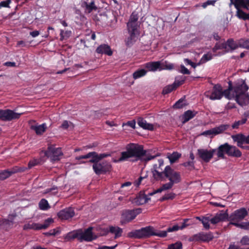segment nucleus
I'll return each mask as SVG.
<instances>
[{
  "label": "nucleus",
  "mask_w": 249,
  "mask_h": 249,
  "mask_svg": "<svg viewBox=\"0 0 249 249\" xmlns=\"http://www.w3.org/2000/svg\"><path fill=\"white\" fill-rule=\"evenodd\" d=\"M229 90L225 93V97L228 99H234L241 106L249 104V95L247 92L249 88L243 80H239L232 87L231 82L229 83Z\"/></svg>",
  "instance_id": "2"
},
{
  "label": "nucleus",
  "mask_w": 249,
  "mask_h": 249,
  "mask_svg": "<svg viewBox=\"0 0 249 249\" xmlns=\"http://www.w3.org/2000/svg\"><path fill=\"white\" fill-rule=\"evenodd\" d=\"M179 72L184 74H190V71L183 65H180V70Z\"/></svg>",
  "instance_id": "55"
},
{
  "label": "nucleus",
  "mask_w": 249,
  "mask_h": 249,
  "mask_svg": "<svg viewBox=\"0 0 249 249\" xmlns=\"http://www.w3.org/2000/svg\"><path fill=\"white\" fill-rule=\"evenodd\" d=\"M95 155V152H89L85 155H83V156L79 157L77 159L78 160H80V159H88L90 157H92V159H94Z\"/></svg>",
  "instance_id": "51"
},
{
  "label": "nucleus",
  "mask_w": 249,
  "mask_h": 249,
  "mask_svg": "<svg viewBox=\"0 0 249 249\" xmlns=\"http://www.w3.org/2000/svg\"><path fill=\"white\" fill-rule=\"evenodd\" d=\"M160 169H154L153 171V176L156 180L162 179L164 176V170L163 172L159 171Z\"/></svg>",
  "instance_id": "34"
},
{
  "label": "nucleus",
  "mask_w": 249,
  "mask_h": 249,
  "mask_svg": "<svg viewBox=\"0 0 249 249\" xmlns=\"http://www.w3.org/2000/svg\"><path fill=\"white\" fill-rule=\"evenodd\" d=\"M212 58V55L211 53H207L203 55L200 59V63H204L207 61L210 60Z\"/></svg>",
  "instance_id": "50"
},
{
  "label": "nucleus",
  "mask_w": 249,
  "mask_h": 249,
  "mask_svg": "<svg viewBox=\"0 0 249 249\" xmlns=\"http://www.w3.org/2000/svg\"><path fill=\"white\" fill-rule=\"evenodd\" d=\"M182 245L180 242H177L168 246V249H182Z\"/></svg>",
  "instance_id": "48"
},
{
  "label": "nucleus",
  "mask_w": 249,
  "mask_h": 249,
  "mask_svg": "<svg viewBox=\"0 0 249 249\" xmlns=\"http://www.w3.org/2000/svg\"><path fill=\"white\" fill-rule=\"evenodd\" d=\"M135 125H136V122L135 120H132L130 121L127 122L125 124H123V126H124V125H128L130 127H132V128H135Z\"/></svg>",
  "instance_id": "57"
},
{
  "label": "nucleus",
  "mask_w": 249,
  "mask_h": 249,
  "mask_svg": "<svg viewBox=\"0 0 249 249\" xmlns=\"http://www.w3.org/2000/svg\"><path fill=\"white\" fill-rule=\"evenodd\" d=\"M239 47L249 49V39L241 38L238 40Z\"/></svg>",
  "instance_id": "40"
},
{
  "label": "nucleus",
  "mask_w": 249,
  "mask_h": 249,
  "mask_svg": "<svg viewBox=\"0 0 249 249\" xmlns=\"http://www.w3.org/2000/svg\"><path fill=\"white\" fill-rule=\"evenodd\" d=\"M158 163V165L157 164L154 165V169H160V167L163 165V160L161 159H159Z\"/></svg>",
  "instance_id": "58"
},
{
  "label": "nucleus",
  "mask_w": 249,
  "mask_h": 249,
  "mask_svg": "<svg viewBox=\"0 0 249 249\" xmlns=\"http://www.w3.org/2000/svg\"><path fill=\"white\" fill-rule=\"evenodd\" d=\"M246 136L242 134H238L231 136L232 140L237 142V146L240 147H243V143L245 142Z\"/></svg>",
  "instance_id": "27"
},
{
  "label": "nucleus",
  "mask_w": 249,
  "mask_h": 249,
  "mask_svg": "<svg viewBox=\"0 0 249 249\" xmlns=\"http://www.w3.org/2000/svg\"><path fill=\"white\" fill-rule=\"evenodd\" d=\"M160 61L150 62L145 64V67L148 71H155L158 70L160 71Z\"/></svg>",
  "instance_id": "22"
},
{
  "label": "nucleus",
  "mask_w": 249,
  "mask_h": 249,
  "mask_svg": "<svg viewBox=\"0 0 249 249\" xmlns=\"http://www.w3.org/2000/svg\"><path fill=\"white\" fill-rule=\"evenodd\" d=\"M213 238V235L212 232L207 233L200 232L195 234L192 237V240L195 241L209 242Z\"/></svg>",
  "instance_id": "15"
},
{
  "label": "nucleus",
  "mask_w": 249,
  "mask_h": 249,
  "mask_svg": "<svg viewBox=\"0 0 249 249\" xmlns=\"http://www.w3.org/2000/svg\"><path fill=\"white\" fill-rule=\"evenodd\" d=\"M147 71L144 69L138 70L133 73V77L134 79H137L145 75Z\"/></svg>",
  "instance_id": "37"
},
{
  "label": "nucleus",
  "mask_w": 249,
  "mask_h": 249,
  "mask_svg": "<svg viewBox=\"0 0 249 249\" xmlns=\"http://www.w3.org/2000/svg\"><path fill=\"white\" fill-rule=\"evenodd\" d=\"M16 172V171H0V179H5Z\"/></svg>",
  "instance_id": "39"
},
{
  "label": "nucleus",
  "mask_w": 249,
  "mask_h": 249,
  "mask_svg": "<svg viewBox=\"0 0 249 249\" xmlns=\"http://www.w3.org/2000/svg\"><path fill=\"white\" fill-rule=\"evenodd\" d=\"M164 176L168 178L169 182L163 184L160 188L149 194L153 196L157 193H160L162 191L171 189L175 184L180 182L181 180V175L179 172L172 169L170 166H166L164 169Z\"/></svg>",
  "instance_id": "3"
},
{
  "label": "nucleus",
  "mask_w": 249,
  "mask_h": 249,
  "mask_svg": "<svg viewBox=\"0 0 249 249\" xmlns=\"http://www.w3.org/2000/svg\"><path fill=\"white\" fill-rule=\"evenodd\" d=\"M246 122L247 119L246 118H243L241 120H239L234 122L231 125V127L232 129H237L238 128L239 125L245 124Z\"/></svg>",
  "instance_id": "47"
},
{
  "label": "nucleus",
  "mask_w": 249,
  "mask_h": 249,
  "mask_svg": "<svg viewBox=\"0 0 249 249\" xmlns=\"http://www.w3.org/2000/svg\"><path fill=\"white\" fill-rule=\"evenodd\" d=\"M227 90H229V88L223 91L222 88L220 85H215L212 89L206 91L204 95L212 100H219L223 96L225 97V93Z\"/></svg>",
  "instance_id": "7"
},
{
  "label": "nucleus",
  "mask_w": 249,
  "mask_h": 249,
  "mask_svg": "<svg viewBox=\"0 0 249 249\" xmlns=\"http://www.w3.org/2000/svg\"><path fill=\"white\" fill-rule=\"evenodd\" d=\"M53 222L52 218H48L46 219L43 224L39 223V230L47 229L51 224Z\"/></svg>",
  "instance_id": "43"
},
{
  "label": "nucleus",
  "mask_w": 249,
  "mask_h": 249,
  "mask_svg": "<svg viewBox=\"0 0 249 249\" xmlns=\"http://www.w3.org/2000/svg\"><path fill=\"white\" fill-rule=\"evenodd\" d=\"M56 188H52L51 189H47L46 190L45 193L47 194V193H51L52 192V194L53 195H55L57 193V191H56Z\"/></svg>",
  "instance_id": "62"
},
{
  "label": "nucleus",
  "mask_w": 249,
  "mask_h": 249,
  "mask_svg": "<svg viewBox=\"0 0 249 249\" xmlns=\"http://www.w3.org/2000/svg\"><path fill=\"white\" fill-rule=\"evenodd\" d=\"M22 113H18L10 109H0V120L10 121L18 119Z\"/></svg>",
  "instance_id": "11"
},
{
  "label": "nucleus",
  "mask_w": 249,
  "mask_h": 249,
  "mask_svg": "<svg viewBox=\"0 0 249 249\" xmlns=\"http://www.w3.org/2000/svg\"><path fill=\"white\" fill-rule=\"evenodd\" d=\"M179 230H180V226H179L178 225H175L173 227H169L167 229V231H165L167 233V232H173V231H177Z\"/></svg>",
  "instance_id": "52"
},
{
  "label": "nucleus",
  "mask_w": 249,
  "mask_h": 249,
  "mask_svg": "<svg viewBox=\"0 0 249 249\" xmlns=\"http://www.w3.org/2000/svg\"><path fill=\"white\" fill-rule=\"evenodd\" d=\"M177 81H178V80L177 78L176 80V82L174 83H173L172 85H168V86H167L166 87H165L162 90L163 94H166L169 93L171 92V91H172L175 89H176V88L177 87V86H178L179 85L182 84L185 81V78L183 77H181V80L179 82V83L178 85H177V84H176V82Z\"/></svg>",
  "instance_id": "20"
},
{
  "label": "nucleus",
  "mask_w": 249,
  "mask_h": 249,
  "mask_svg": "<svg viewBox=\"0 0 249 249\" xmlns=\"http://www.w3.org/2000/svg\"><path fill=\"white\" fill-rule=\"evenodd\" d=\"M137 123L139 126L144 129L148 130H153L154 129V126L152 124L148 123L142 118L139 117L138 118Z\"/></svg>",
  "instance_id": "24"
},
{
  "label": "nucleus",
  "mask_w": 249,
  "mask_h": 249,
  "mask_svg": "<svg viewBox=\"0 0 249 249\" xmlns=\"http://www.w3.org/2000/svg\"><path fill=\"white\" fill-rule=\"evenodd\" d=\"M117 245L113 246H103L100 249H114L117 247Z\"/></svg>",
  "instance_id": "64"
},
{
  "label": "nucleus",
  "mask_w": 249,
  "mask_h": 249,
  "mask_svg": "<svg viewBox=\"0 0 249 249\" xmlns=\"http://www.w3.org/2000/svg\"><path fill=\"white\" fill-rule=\"evenodd\" d=\"M139 16L135 12H133L130 16L129 20L127 23V30L129 34V36L125 40V43L127 46L132 45L138 39L139 35V24L138 20Z\"/></svg>",
  "instance_id": "4"
},
{
  "label": "nucleus",
  "mask_w": 249,
  "mask_h": 249,
  "mask_svg": "<svg viewBox=\"0 0 249 249\" xmlns=\"http://www.w3.org/2000/svg\"><path fill=\"white\" fill-rule=\"evenodd\" d=\"M227 155L229 156L239 158L241 156L242 153L235 146L230 145Z\"/></svg>",
  "instance_id": "28"
},
{
  "label": "nucleus",
  "mask_w": 249,
  "mask_h": 249,
  "mask_svg": "<svg viewBox=\"0 0 249 249\" xmlns=\"http://www.w3.org/2000/svg\"><path fill=\"white\" fill-rule=\"evenodd\" d=\"M230 145L228 143H225L218 147V148L216 150L217 152L216 154L218 158L221 159L224 158V154H228Z\"/></svg>",
  "instance_id": "19"
},
{
  "label": "nucleus",
  "mask_w": 249,
  "mask_h": 249,
  "mask_svg": "<svg viewBox=\"0 0 249 249\" xmlns=\"http://www.w3.org/2000/svg\"><path fill=\"white\" fill-rule=\"evenodd\" d=\"M38 161L36 160H33L29 161L28 163V169H30L33 166L36 165L38 163Z\"/></svg>",
  "instance_id": "59"
},
{
  "label": "nucleus",
  "mask_w": 249,
  "mask_h": 249,
  "mask_svg": "<svg viewBox=\"0 0 249 249\" xmlns=\"http://www.w3.org/2000/svg\"><path fill=\"white\" fill-rule=\"evenodd\" d=\"M248 212L246 209L242 208L235 210L229 216L230 224L234 225V223H240L248 215Z\"/></svg>",
  "instance_id": "8"
},
{
  "label": "nucleus",
  "mask_w": 249,
  "mask_h": 249,
  "mask_svg": "<svg viewBox=\"0 0 249 249\" xmlns=\"http://www.w3.org/2000/svg\"><path fill=\"white\" fill-rule=\"evenodd\" d=\"M240 243L243 245H249V237L244 236L240 240Z\"/></svg>",
  "instance_id": "54"
},
{
  "label": "nucleus",
  "mask_w": 249,
  "mask_h": 249,
  "mask_svg": "<svg viewBox=\"0 0 249 249\" xmlns=\"http://www.w3.org/2000/svg\"><path fill=\"white\" fill-rule=\"evenodd\" d=\"M11 0H6L2 1L0 2V8L2 7H9V5L11 3Z\"/></svg>",
  "instance_id": "56"
},
{
  "label": "nucleus",
  "mask_w": 249,
  "mask_h": 249,
  "mask_svg": "<svg viewBox=\"0 0 249 249\" xmlns=\"http://www.w3.org/2000/svg\"><path fill=\"white\" fill-rule=\"evenodd\" d=\"M39 207L40 210L46 211L50 208V206L47 200L42 199L39 203Z\"/></svg>",
  "instance_id": "42"
},
{
  "label": "nucleus",
  "mask_w": 249,
  "mask_h": 249,
  "mask_svg": "<svg viewBox=\"0 0 249 249\" xmlns=\"http://www.w3.org/2000/svg\"><path fill=\"white\" fill-rule=\"evenodd\" d=\"M92 227L88 228L84 231H82V230H80V241H91L95 239V237L92 232Z\"/></svg>",
  "instance_id": "16"
},
{
  "label": "nucleus",
  "mask_w": 249,
  "mask_h": 249,
  "mask_svg": "<svg viewBox=\"0 0 249 249\" xmlns=\"http://www.w3.org/2000/svg\"><path fill=\"white\" fill-rule=\"evenodd\" d=\"M96 52L98 53H104L109 56L112 54V52L111 51L110 47L107 44H102L98 46L96 49Z\"/></svg>",
  "instance_id": "23"
},
{
  "label": "nucleus",
  "mask_w": 249,
  "mask_h": 249,
  "mask_svg": "<svg viewBox=\"0 0 249 249\" xmlns=\"http://www.w3.org/2000/svg\"><path fill=\"white\" fill-rule=\"evenodd\" d=\"M158 156H151L147 154L142 145L130 143L125 146V151L121 153L120 156L113 159L114 162H121L125 161H147Z\"/></svg>",
  "instance_id": "1"
},
{
  "label": "nucleus",
  "mask_w": 249,
  "mask_h": 249,
  "mask_svg": "<svg viewBox=\"0 0 249 249\" xmlns=\"http://www.w3.org/2000/svg\"><path fill=\"white\" fill-rule=\"evenodd\" d=\"M31 128L34 130L36 134L41 135L45 131L47 125L45 123L40 125H32Z\"/></svg>",
  "instance_id": "30"
},
{
  "label": "nucleus",
  "mask_w": 249,
  "mask_h": 249,
  "mask_svg": "<svg viewBox=\"0 0 249 249\" xmlns=\"http://www.w3.org/2000/svg\"><path fill=\"white\" fill-rule=\"evenodd\" d=\"M186 105V103L184 100L179 99L174 105V107L176 108H180L183 107Z\"/></svg>",
  "instance_id": "49"
},
{
  "label": "nucleus",
  "mask_w": 249,
  "mask_h": 249,
  "mask_svg": "<svg viewBox=\"0 0 249 249\" xmlns=\"http://www.w3.org/2000/svg\"><path fill=\"white\" fill-rule=\"evenodd\" d=\"M229 127V124H221L217 127L204 131L201 133V135L206 136H209L211 137H213L215 135L223 132L224 131L227 130Z\"/></svg>",
  "instance_id": "13"
},
{
  "label": "nucleus",
  "mask_w": 249,
  "mask_h": 249,
  "mask_svg": "<svg viewBox=\"0 0 249 249\" xmlns=\"http://www.w3.org/2000/svg\"><path fill=\"white\" fill-rule=\"evenodd\" d=\"M228 215L226 213H217L214 216L210 218L211 223L213 224H216L221 221L227 219Z\"/></svg>",
  "instance_id": "26"
},
{
  "label": "nucleus",
  "mask_w": 249,
  "mask_h": 249,
  "mask_svg": "<svg viewBox=\"0 0 249 249\" xmlns=\"http://www.w3.org/2000/svg\"><path fill=\"white\" fill-rule=\"evenodd\" d=\"M141 212L142 210L141 209L127 211L123 213V216L127 221H130L134 219Z\"/></svg>",
  "instance_id": "18"
},
{
  "label": "nucleus",
  "mask_w": 249,
  "mask_h": 249,
  "mask_svg": "<svg viewBox=\"0 0 249 249\" xmlns=\"http://www.w3.org/2000/svg\"><path fill=\"white\" fill-rule=\"evenodd\" d=\"M60 40L62 41L63 40H65L69 38L71 35V32L70 30H63L62 29L60 30Z\"/></svg>",
  "instance_id": "38"
},
{
  "label": "nucleus",
  "mask_w": 249,
  "mask_h": 249,
  "mask_svg": "<svg viewBox=\"0 0 249 249\" xmlns=\"http://www.w3.org/2000/svg\"><path fill=\"white\" fill-rule=\"evenodd\" d=\"M74 215V212L72 208H66L60 211L57 215L61 219L67 220L72 217Z\"/></svg>",
  "instance_id": "17"
},
{
  "label": "nucleus",
  "mask_w": 249,
  "mask_h": 249,
  "mask_svg": "<svg viewBox=\"0 0 249 249\" xmlns=\"http://www.w3.org/2000/svg\"><path fill=\"white\" fill-rule=\"evenodd\" d=\"M152 235H156L161 237L167 236L166 231H160L156 232L154 229L150 226L142 228L140 230H136L129 233V236L131 237L141 238L148 237Z\"/></svg>",
  "instance_id": "5"
},
{
  "label": "nucleus",
  "mask_w": 249,
  "mask_h": 249,
  "mask_svg": "<svg viewBox=\"0 0 249 249\" xmlns=\"http://www.w3.org/2000/svg\"><path fill=\"white\" fill-rule=\"evenodd\" d=\"M185 167H189L190 169L194 168V163L193 161H188L183 163Z\"/></svg>",
  "instance_id": "60"
},
{
  "label": "nucleus",
  "mask_w": 249,
  "mask_h": 249,
  "mask_svg": "<svg viewBox=\"0 0 249 249\" xmlns=\"http://www.w3.org/2000/svg\"><path fill=\"white\" fill-rule=\"evenodd\" d=\"M160 71L164 70H171L174 69V65L173 64L169 63L167 61H160Z\"/></svg>",
  "instance_id": "36"
},
{
  "label": "nucleus",
  "mask_w": 249,
  "mask_h": 249,
  "mask_svg": "<svg viewBox=\"0 0 249 249\" xmlns=\"http://www.w3.org/2000/svg\"><path fill=\"white\" fill-rule=\"evenodd\" d=\"M93 163L94 164L92 166L93 169L97 175L105 174L107 172L109 171L111 168L110 164L107 161H103L102 162L96 161Z\"/></svg>",
  "instance_id": "12"
},
{
  "label": "nucleus",
  "mask_w": 249,
  "mask_h": 249,
  "mask_svg": "<svg viewBox=\"0 0 249 249\" xmlns=\"http://www.w3.org/2000/svg\"><path fill=\"white\" fill-rule=\"evenodd\" d=\"M109 231L112 233L115 234V238H116L120 237L122 233V230L121 228L118 227H110Z\"/></svg>",
  "instance_id": "35"
},
{
  "label": "nucleus",
  "mask_w": 249,
  "mask_h": 249,
  "mask_svg": "<svg viewBox=\"0 0 249 249\" xmlns=\"http://www.w3.org/2000/svg\"><path fill=\"white\" fill-rule=\"evenodd\" d=\"M150 193L146 195L144 193L140 192L136 198L135 202L137 205H142L147 203L150 199V198L149 197V196H151L149 195Z\"/></svg>",
  "instance_id": "21"
},
{
  "label": "nucleus",
  "mask_w": 249,
  "mask_h": 249,
  "mask_svg": "<svg viewBox=\"0 0 249 249\" xmlns=\"http://www.w3.org/2000/svg\"><path fill=\"white\" fill-rule=\"evenodd\" d=\"M63 153L60 148H56L53 146H50L45 151L44 155L50 158L51 161H54L60 160V157Z\"/></svg>",
  "instance_id": "10"
},
{
  "label": "nucleus",
  "mask_w": 249,
  "mask_h": 249,
  "mask_svg": "<svg viewBox=\"0 0 249 249\" xmlns=\"http://www.w3.org/2000/svg\"><path fill=\"white\" fill-rule=\"evenodd\" d=\"M23 229L26 230L31 229L34 230H39V223L30 222L24 225Z\"/></svg>",
  "instance_id": "33"
},
{
  "label": "nucleus",
  "mask_w": 249,
  "mask_h": 249,
  "mask_svg": "<svg viewBox=\"0 0 249 249\" xmlns=\"http://www.w3.org/2000/svg\"><path fill=\"white\" fill-rule=\"evenodd\" d=\"M77 238L80 241V230L73 231L69 232L65 236V239L67 241Z\"/></svg>",
  "instance_id": "31"
},
{
  "label": "nucleus",
  "mask_w": 249,
  "mask_h": 249,
  "mask_svg": "<svg viewBox=\"0 0 249 249\" xmlns=\"http://www.w3.org/2000/svg\"><path fill=\"white\" fill-rule=\"evenodd\" d=\"M82 6L84 8L85 12L88 13H90L93 11H96L97 9L93 1L89 3L84 2L82 4Z\"/></svg>",
  "instance_id": "29"
},
{
  "label": "nucleus",
  "mask_w": 249,
  "mask_h": 249,
  "mask_svg": "<svg viewBox=\"0 0 249 249\" xmlns=\"http://www.w3.org/2000/svg\"><path fill=\"white\" fill-rule=\"evenodd\" d=\"M196 114V112L192 110H187L184 112L182 117V121L183 123H185L190 119L194 118Z\"/></svg>",
  "instance_id": "32"
},
{
  "label": "nucleus",
  "mask_w": 249,
  "mask_h": 249,
  "mask_svg": "<svg viewBox=\"0 0 249 249\" xmlns=\"http://www.w3.org/2000/svg\"><path fill=\"white\" fill-rule=\"evenodd\" d=\"M39 34H40L39 32L37 30L30 32V35L33 37H36L37 36L39 35Z\"/></svg>",
  "instance_id": "63"
},
{
  "label": "nucleus",
  "mask_w": 249,
  "mask_h": 249,
  "mask_svg": "<svg viewBox=\"0 0 249 249\" xmlns=\"http://www.w3.org/2000/svg\"><path fill=\"white\" fill-rule=\"evenodd\" d=\"M180 154H179L178 152H174L172 154L168 155V158L169 159L171 163H174L177 160H178L180 157Z\"/></svg>",
  "instance_id": "44"
},
{
  "label": "nucleus",
  "mask_w": 249,
  "mask_h": 249,
  "mask_svg": "<svg viewBox=\"0 0 249 249\" xmlns=\"http://www.w3.org/2000/svg\"><path fill=\"white\" fill-rule=\"evenodd\" d=\"M71 126L72 127V124L67 121H64L61 125V127L64 129H66Z\"/></svg>",
  "instance_id": "53"
},
{
  "label": "nucleus",
  "mask_w": 249,
  "mask_h": 249,
  "mask_svg": "<svg viewBox=\"0 0 249 249\" xmlns=\"http://www.w3.org/2000/svg\"><path fill=\"white\" fill-rule=\"evenodd\" d=\"M234 226L242 229L249 230V221L246 222L235 223Z\"/></svg>",
  "instance_id": "46"
},
{
  "label": "nucleus",
  "mask_w": 249,
  "mask_h": 249,
  "mask_svg": "<svg viewBox=\"0 0 249 249\" xmlns=\"http://www.w3.org/2000/svg\"><path fill=\"white\" fill-rule=\"evenodd\" d=\"M230 5L233 4L236 9V16L239 18L243 20H247L248 14L240 9V8H244L247 10L249 9V0H230Z\"/></svg>",
  "instance_id": "6"
},
{
  "label": "nucleus",
  "mask_w": 249,
  "mask_h": 249,
  "mask_svg": "<svg viewBox=\"0 0 249 249\" xmlns=\"http://www.w3.org/2000/svg\"><path fill=\"white\" fill-rule=\"evenodd\" d=\"M239 47L238 42L236 43L232 39H230L226 42L217 43L213 48V51L224 50L226 52L232 51Z\"/></svg>",
  "instance_id": "9"
},
{
  "label": "nucleus",
  "mask_w": 249,
  "mask_h": 249,
  "mask_svg": "<svg viewBox=\"0 0 249 249\" xmlns=\"http://www.w3.org/2000/svg\"><path fill=\"white\" fill-rule=\"evenodd\" d=\"M175 197V194L173 193H170L164 196L162 198V200H166L169 199H173Z\"/></svg>",
  "instance_id": "61"
},
{
  "label": "nucleus",
  "mask_w": 249,
  "mask_h": 249,
  "mask_svg": "<svg viewBox=\"0 0 249 249\" xmlns=\"http://www.w3.org/2000/svg\"><path fill=\"white\" fill-rule=\"evenodd\" d=\"M14 222L12 220H0V229L8 231L13 227Z\"/></svg>",
  "instance_id": "25"
},
{
  "label": "nucleus",
  "mask_w": 249,
  "mask_h": 249,
  "mask_svg": "<svg viewBox=\"0 0 249 249\" xmlns=\"http://www.w3.org/2000/svg\"><path fill=\"white\" fill-rule=\"evenodd\" d=\"M216 149L208 150L207 149L200 148L197 150V154L200 158L206 162H209L213 158Z\"/></svg>",
  "instance_id": "14"
},
{
  "label": "nucleus",
  "mask_w": 249,
  "mask_h": 249,
  "mask_svg": "<svg viewBox=\"0 0 249 249\" xmlns=\"http://www.w3.org/2000/svg\"><path fill=\"white\" fill-rule=\"evenodd\" d=\"M201 222L205 229L209 230L211 228L210 225V222H211V221L209 217H202Z\"/></svg>",
  "instance_id": "45"
},
{
  "label": "nucleus",
  "mask_w": 249,
  "mask_h": 249,
  "mask_svg": "<svg viewBox=\"0 0 249 249\" xmlns=\"http://www.w3.org/2000/svg\"><path fill=\"white\" fill-rule=\"evenodd\" d=\"M110 156V154H106V153H103V154L98 155L95 152V155L94 156V159H92L90 160L89 161L90 162H94L96 161H99L100 160H101L105 158H106L108 156Z\"/></svg>",
  "instance_id": "41"
}]
</instances>
